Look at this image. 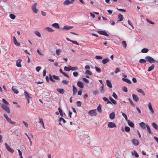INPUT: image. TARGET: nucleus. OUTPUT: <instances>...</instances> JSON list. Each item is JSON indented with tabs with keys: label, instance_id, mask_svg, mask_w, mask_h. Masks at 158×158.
<instances>
[{
	"label": "nucleus",
	"instance_id": "17",
	"mask_svg": "<svg viewBox=\"0 0 158 158\" xmlns=\"http://www.w3.org/2000/svg\"><path fill=\"white\" fill-rule=\"evenodd\" d=\"M106 83L107 85L110 88H112V85L110 81L109 80H107L106 81Z\"/></svg>",
	"mask_w": 158,
	"mask_h": 158
},
{
	"label": "nucleus",
	"instance_id": "3",
	"mask_svg": "<svg viewBox=\"0 0 158 158\" xmlns=\"http://www.w3.org/2000/svg\"><path fill=\"white\" fill-rule=\"evenodd\" d=\"M145 58L148 62L151 64L155 62V60L151 56H147L145 57Z\"/></svg>",
	"mask_w": 158,
	"mask_h": 158
},
{
	"label": "nucleus",
	"instance_id": "12",
	"mask_svg": "<svg viewBox=\"0 0 158 158\" xmlns=\"http://www.w3.org/2000/svg\"><path fill=\"white\" fill-rule=\"evenodd\" d=\"M147 124H146L144 122H141L139 123V125L140 127L143 129L145 128L146 127V125Z\"/></svg>",
	"mask_w": 158,
	"mask_h": 158
},
{
	"label": "nucleus",
	"instance_id": "19",
	"mask_svg": "<svg viewBox=\"0 0 158 158\" xmlns=\"http://www.w3.org/2000/svg\"><path fill=\"white\" fill-rule=\"evenodd\" d=\"M109 59L108 58H106L102 60V62L103 64H106L109 62Z\"/></svg>",
	"mask_w": 158,
	"mask_h": 158
},
{
	"label": "nucleus",
	"instance_id": "64",
	"mask_svg": "<svg viewBox=\"0 0 158 158\" xmlns=\"http://www.w3.org/2000/svg\"><path fill=\"white\" fill-rule=\"evenodd\" d=\"M71 42H72L73 44H76L78 45H79L78 43L77 42V41H73V40H72V41H71Z\"/></svg>",
	"mask_w": 158,
	"mask_h": 158
},
{
	"label": "nucleus",
	"instance_id": "34",
	"mask_svg": "<svg viewBox=\"0 0 158 158\" xmlns=\"http://www.w3.org/2000/svg\"><path fill=\"white\" fill-rule=\"evenodd\" d=\"M44 29L50 32H52L54 31V30L49 27H46Z\"/></svg>",
	"mask_w": 158,
	"mask_h": 158
},
{
	"label": "nucleus",
	"instance_id": "29",
	"mask_svg": "<svg viewBox=\"0 0 158 158\" xmlns=\"http://www.w3.org/2000/svg\"><path fill=\"white\" fill-rule=\"evenodd\" d=\"M73 27L72 26H65L64 27L63 29L68 30L69 29H71Z\"/></svg>",
	"mask_w": 158,
	"mask_h": 158
},
{
	"label": "nucleus",
	"instance_id": "24",
	"mask_svg": "<svg viewBox=\"0 0 158 158\" xmlns=\"http://www.w3.org/2000/svg\"><path fill=\"white\" fill-rule=\"evenodd\" d=\"M122 80L123 81L126 82L128 84H131V82L130 80L127 78H123Z\"/></svg>",
	"mask_w": 158,
	"mask_h": 158
},
{
	"label": "nucleus",
	"instance_id": "20",
	"mask_svg": "<svg viewBox=\"0 0 158 158\" xmlns=\"http://www.w3.org/2000/svg\"><path fill=\"white\" fill-rule=\"evenodd\" d=\"M115 114L114 112H112L110 114L109 117L111 119H113L115 118Z\"/></svg>",
	"mask_w": 158,
	"mask_h": 158
},
{
	"label": "nucleus",
	"instance_id": "55",
	"mask_svg": "<svg viewBox=\"0 0 158 158\" xmlns=\"http://www.w3.org/2000/svg\"><path fill=\"white\" fill-rule=\"evenodd\" d=\"M112 96L115 98L117 99L118 98L117 95L114 92H113L112 93Z\"/></svg>",
	"mask_w": 158,
	"mask_h": 158
},
{
	"label": "nucleus",
	"instance_id": "11",
	"mask_svg": "<svg viewBox=\"0 0 158 158\" xmlns=\"http://www.w3.org/2000/svg\"><path fill=\"white\" fill-rule=\"evenodd\" d=\"M13 42L14 44L17 46H19L20 45V43L18 42L15 36L13 37Z\"/></svg>",
	"mask_w": 158,
	"mask_h": 158
},
{
	"label": "nucleus",
	"instance_id": "60",
	"mask_svg": "<svg viewBox=\"0 0 158 158\" xmlns=\"http://www.w3.org/2000/svg\"><path fill=\"white\" fill-rule=\"evenodd\" d=\"M123 90L125 92H127V89L126 87L124 86L122 88Z\"/></svg>",
	"mask_w": 158,
	"mask_h": 158
},
{
	"label": "nucleus",
	"instance_id": "38",
	"mask_svg": "<svg viewBox=\"0 0 158 158\" xmlns=\"http://www.w3.org/2000/svg\"><path fill=\"white\" fill-rule=\"evenodd\" d=\"M52 26L56 28H59V25L57 23H53L52 24Z\"/></svg>",
	"mask_w": 158,
	"mask_h": 158
},
{
	"label": "nucleus",
	"instance_id": "26",
	"mask_svg": "<svg viewBox=\"0 0 158 158\" xmlns=\"http://www.w3.org/2000/svg\"><path fill=\"white\" fill-rule=\"evenodd\" d=\"M71 66H69L68 67L65 66L64 68V69L65 71H69L71 70V68L70 67Z\"/></svg>",
	"mask_w": 158,
	"mask_h": 158
},
{
	"label": "nucleus",
	"instance_id": "56",
	"mask_svg": "<svg viewBox=\"0 0 158 158\" xmlns=\"http://www.w3.org/2000/svg\"><path fill=\"white\" fill-rule=\"evenodd\" d=\"M95 69H96V70L98 72V73H100L101 72V70L99 68H98L97 67H95Z\"/></svg>",
	"mask_w": 158,
	"mask_h": 158
},
{
	"label": "nucleus",
	"instance_id": "10",
	"mask_svg": "<svg viewBox=\"0 0 158 158\" xmlns=\"http://www.w3.org/2000/svg\"><path fill=\"white\" fill-rule=\"evenodd\" d=\"M132 143L135 146H138L139 144L138 141L137 139H133L132 140Z\"/></svg>",
	"mask_w": 158,
	"mask_h": 158
},
{
	"label": "nucleus",
	"instance_id": "28",
	"mask_svg": "<svg viewBox=\"0 0 158 158\" xmlns=\"http://www.w3.org/2000/svg\"><path fill=\"white\" fill-rule=\"evenodd\" d=\"M73 91L74 95L77 92V89L74 85L73 86Z\"/></svg>",
	"mask_w": 158,
	"mask_h": 158
},
{
	"label": "nucleus",
	"instance_id": "31",
	"mask_svg": "<svg viewBox=\"0 0 158 158\" xmlns=\"http://www.w3.org/2000/svg\"><path fill=\"white\" fill-rule=\"evenodd\" d=\"M154 67H155L154 65V64H152L150 67H149V68L148 70V72H149V71H152L154 69Z\"/></svg>",
	"mask_w": 158,
	"mask_h": 158
},
{
	"label": "nucleus",
	"instance_id": "51",
	"mask_svg": "<svg viewBox=\"0 0 158 158\" xmlns=\"http://www.w3.org/2000/svg\"><path fill=\"white\" fill-rule=\"evenodd\" d=\"M103 87H104V85L103 84H102V85L101 87V89L100 90V92L102 93H104V89H103Z\"/></svg>",
	"mask_w": 158,
	"mask_h": 158
},
{
	"label": "nucleus",
	"instance_id": "47",
	"mask_svg": "<svg viewBox=\"0 0 158 158\" xmlns=\"http://www.w3.org/2000/svg\"><path fill=\"white\" fill-rule=\"evenodd\" d=\"M70 68H71V70H72V71L76 70H77L78 69V67H72L71 66Z\"/></svg>",
	"mask_w": 158,
	"mask_h": 158
},
{
	"label": "nucleus",
	"instance_id": "44",
	"mask_svg": "<svg viewBox=\"0 0 158 158\" xmlns=\"http://www.w3.org/2000/svg\"><path fill=\"white\" fill-rule=\"evenodd\" d=\"M10 17L12 19H14L16 17L13 14H10Z\"/></svg>",
	"mask_w": 158,
	"mask_h": 158
},
{
	"label": "nucleus",
	"instance_id": "27",
	"mask_svg": "<svg viewBox=\"0 0 158 158\" xmlns=\"http://www.w3.org/2000/svg\"><path fill=\"white\" fill-rule=\"evenodd\" d=\"M56 90L59 93L61 94H63L64 92V90L63 89H58Z\"/></svg>",
	"mask_w": 158,
	"mask_h": 158
},
{
	"label": "nucleus",
	"instance_id": "52",
	"mask_svg": "<svg viewBox=\"0 0 158 158\" xmlns=\"http://www.w3.org/2000/svg\"><path fill=\"white\" fill-rule=\"evenodd\" d=\"M24 134L27 136V137L28 139H29V142H30V145H32V142L31 141V139H30V138L29 137L28 135H27V134L26 133H25Z\"/></svg>",
	"mask_w": 158,
	"mask_h": 158
},
{
	"label": "nucleus",
	"instance_id": "7",
	"mask_svg": "<svg viewBox=\"0 0 158 158\" xmlns=\"http://www.w3.org/2000/svg\"><path fill=\"white\" fill-rule=\"evenodd\" d=\"M5 145L6 148L8 151L12 153H13L14 152V150L12 149L7 144V143H5Z\"/></svg>",
	"mask_w": 158,
	"mask_h": 158
},
{
	"label": "nucleus",
	"instance_id": "36",
	"mask_svg": "<svg viewBox=\"0 0 158 158\" xmlns=\"http://www.w3.org/2000/svg\"><path fill=\"white\" fill-rule=\"evenodd\" d=\"M109 99L110 100L112 103L114 104H116V101L113 99L111 97H109Z\"/></svg>",
	"mask_w": 158,
	"mask_h": 158
},
{
	"label": "nucleus",
	"instance_id": "25",
	"mask_svg": "<svg viewBox=\"0 0 158 158\" xmlns=\"http://www.w3.org/2000/svg\"><path fill=\"white\" fill-rule=\"evenodd\" d=\"M128 125L131 127H133L134 126V124L130 120H129L127 122Z\"/></svg>",
	"mask_w": 158,
	"mask_h": 158
},
{
	"label": "nucleus",
	"instance_id": "32",
	"mask_svg": "<svg viewBox=\"0 0 158 158\" xmlns=\"http://www.w3.org/2000/svg\"><path fill=\"white\" fill-rule=\"evenodd\" d=\"M25 96L26 98H31V97L29 94L26 91H24Z\"/></svg>",
	"mask_w": 158,
	"mask_h": 158
},
{
	"label": "nucleus",
	"instance_id": "5",
	"mask_svg": "<svg viewBox=\"0 0 158 158\" xmlns=\"http://www.w3.org/2000/svg\"><path fill=\"white\" fill-rule=\"evenodd\" d=\"M4 116L6 119V120L10 124H14L15 123V122L11 121L10 118H9L6 114H4Z\"/></svg>",
	"mask_w": 158,
	"mask_h": 158
},
{
	"label": "nucleus",
	"instance_id": "13",
	"mask_svg": "<svg viewBox=\"0 0 158 158\" xmlns=\"http://www.w3.org/2000/svg\"><path fill=\"white\" fill-rule=\"evenodd\" d=\"M21 61L22 60L20 59H19L17 60L16 62V65L17 67H21L22 65L20 64Z\"/></svg>",
	"mask_w": 158,
	"mask_h": 158
},
{
	"label": "nucleus",
	"instance_id": "45",
	"mask_svg": "<svg viewBox=\"0 0 158 158\" xmlns=\"http://www.w3.org/2000/svg\"><path fill=\"white\" fill-rule=\"evenodd\" d=\"M125 131L126 132H129L130 131V128L129 127L127 126H126L124 127Z\"/></svg>",
	"mask_w": 158,
	"mask_h": 158
},
{
	"label": "nucleus",
	"instance_id": "21",
	"mask_svg": "<svg viewBox=\"0 0 158 158\" xmlns=\"http://www.w3.org/2000/svg\"><path fill=\"white\" fill-rule=\"evenodd\" d=\"M72 3V2L69 0H66L63 2L64 5H69V4Z\"/></svg>",
	"mask_w": 158,
	"mask_h": 158
},
{
	"label": "nucleus",
	"instance_id": "6",
	"mask_svg": "<svg viewBox=\"0 0 158 158\" xmlns=\"http://www.w3.org/2000/svg\"><path fill=\"white\" fill-rule=\"evenodd\" d=\"M37 3H34L32 6V10L33 12L35 13H37L38 11V10L36 8Z\"/></svg>",
	"mask_w": 158,
	"mask_h": 158
},
{
	"label": "nucleus",
	"instance_id": "18",
	"mask_svg": "<svg viewBox=\"0 0 158 158\" xmlns=\"http://www.w3.org/2000/svg\"><path fill=\"white\" fill-rule=\"evenodd\" d=\"M132 97L133 100L136 102H137L139 100V98L137 95L133 94Z\"/></svg>",
	"mask_w": 158,
	"mask_h": 158
},
{
	"label": "nucleus",
	"instance_id": "2",
	"mask_svg": "<svg viewBox=\"0 0 158 158\" xmlns=\"http://www.w3.org/2000/svg\"><path fill=\"white\" fill-rule=\"evenodd\" d=\"M2 108L7 113H10V110L9 107L4 104L1 105Z\"/></svg>",
	"mask_w": 158,
	"mask_h": 158
},
{
	"label": "nucleus",
	"instance_id": "35",
	"mask_svg": "<svg viewBox=\"0 0 158 158\" xmlns=\"http://www.w3.org/2000/svg\"><path fill=\"white\" fill-rule=\"evenodd\" d=\"M148 51V49L147 48H143L142 49L141 52L142 53H147Z\"/></svg>",
	"mask_w": 158,
	"mask_h": 158
},
{
	"label": "nucleus",
	"instance_id": "40",
	"mask_svg": "<svg viewBox=\"0 0 158 158\" xmlns=\"http://www.w3.org/2000/svg\"><path fill=\"white\" fill-rule=\"evenodd\" d=\"M152 126L156 130H157L158 129L157 126V124L156 123H155L153 122L152 123Z\"/></svg>",
	"mask_w": 158,
	"mask_h": 158
},
{
	"label": "nucleus",
	"instance_id": "22",
	"mask_svg": "<svg viewBox=\"0 0 158 158\" xmlns=\"http://www.w3.org/2000/svg\"><path fill=\"white\" fill-rule=\"evenodd\" d=\"M146 127H147V130L148 131V133L149 134H152L153 133L151 131L150 129V127L148 124H147V125H146Z\"/></svg>",
	"mask_w": 158,
	"mask_h": 158
},
{
	"label": "nucleus",
	"instance_id": "54",
	"mask_svg": "<svg viewBox=\"0 0 158 158\" xmlns=\"http://www.w3.org/2000/svg\"><path fill=\"white\" fill-rule=\"evenodd\" d=\"M56 54L58 55L60 54V52H61V50L60 49H57L56 50Z\"/></svg>",
	"mask_w": 158,
	"mask_h": 158
},
{
	"label": "nucleus",
	"instance_id": "42",
	"mask_svg": "<svg viewBox=\"0 0 158 158\" xmlns=\"http://www.w3.org/2000/svg\"><path fill=\"white\" fill-rule=\"evenodd\" d=\"M123 46L124 48H126L127 47V44L126 42L125 41H123L122 42Z\"/></svg>",
	"mask_w": 158,
	"mask_h": 158
},
{
	"label": "nucleus",
	"instance_id": "16",
	"mask_svg": "<svg viewBox=\"0 0 158 158\" xmlns=\"http://www.w3.org/2000/svg\"><path fill=\"white\" fill-rule=\"evenodd\" d=\"M136 90L137 92L141 94L143 96H144L145 95L144 91L142 89L137 88L136 89Z\"/></svg>",
	"mask_w": 158,
	"mask_h": 158
},
{
	"label": "nucleus",
	"instance_id": "57",
	"mask_svg": "<svg viewBox=\"0 0 158 158\" xmlns=\"http://www.w3.org/2000/svg\"><path fill=\"white\" fill-rule=\"evenodd\" d=\"M127 22H128V24L129 25H130L132 27V28L133 29H134V27H133V26L132 25V23L129 20H128L127 21Z\"/></svg>",
	"mask_w": 158,
	"mask_h": 158
},
{
	"label": "nucleus",
	"instance_id": "39",
	"mask_svg": "<svg viewBox=\"0 0 158 158\" xmlns=\"http://www.w3.org/2000/svg\"><path fill=\"white\" fill-rule=\"evenodd\" d=\"M12 89L13 90V91L14 92L15 94H17L19 92H18V90L17 89L14 88V86L12 87Z\"/></svg>",
	"mask_w": 158,
	"mask_h": 158
},
{
	"label": "nucleus",
	"instance_id": "15",
	"mask_svg": "<svg viewBox=\"0 0 158 158\" xmlns=\"http://www.w3.org/2000/svg\"><path fill=\"white\" fill-rule=\"evenodd\" d=\"M148 107L149 108V109L150 110L152 114H153L154 113V111L153 109V108H152L151 103V102H149L148 104Z\"/></svg>",
	"mask_w": 158,
	"mask_h": 158
},
{
	"label": "nucleus",
	"instance_id": "61",
	"mask_svg": "<svg viewBox=\"0 0 158 158\" xmlns=\"http://www.w3.org/2000/svg\"><path fill=\"white\" fill-rule=\"evenodd\" d=\"M2 101L6 105L9 104L8 102L5 99H2Z\"/></svg>",
	"mask_w": 158,
	"mask_h": 158
},
{
	"label": "nucleus",
	"instance_id": "30",
	"mask_svg": "<svg viewBox=\"0 0 158 158\" xmlns=\"http://www.w3.org/2000/svg\"><path fill=\"white\" fill-rule=\"evenodd\" d=\"M118 16V18L119 19V21H122L123 20V15L121 14H119Z\"/></svg>",
	"mask_w": 158,
	"mask_h": 158
},
{
	"label": "nucleus",
	"instance_id": "14",
	"mask_svg": "<svg viewBox=\"0 0 158 158\" xmlns=\"http://www.w3.org/2000/svg\"><path fill=\"white\" fill-rule=\"evenodd\" d=\"M77 84L78 87L81 88H84V85L83 83L81 81H79L77 82Z\"/></svg>",
	"mask_w": 158,
	"mask_h": 158
},
{
	"label": "nucleus",
	"instance_id": "46",
	"mask_svg": "<svg viewBox=\"0 0 158 158\" xmlns=\"http://www.w3.org/2000/svg\"><path fill=\"white\" fill-rule=\"evenodd\" d=\"M52 77L53 78V79L55 80H58L59 79V77L55 75H53L52 76Z\"/></svg>",
	"mask_w": 158,
	"mask_h": 158
},
{
	"label": "nucleus",
	"instance_id": "4",
	"mask_svg": "<svg viewBox=\"0 0 158 158\" xmlns=\"http://www.w3.org/2000/svg\"><path fill=\"white\" fill-rule=\"evenodd\" d=\"M88 114L91 116H95L97 114L96 110H90L88 113Z\"/></svg>",
	"mask_w": 158,
	"mask_h": 158
},
{
	"label": "nucleus",
	"instance_id": "63",
	"mask_svg": "<svg viewBox=\"0 0 158 158\" xmlns=\"http://www.w3.org/2000/svg\"><path fill=\"white\" fill-rule=\"evenodd\" d=\"M82 79H83V80L85 83H89V80L87 79H86V78H83Z\"/></svg>",
	"mask_w": 158,
	"mask_h": 158
},
{
	"label": "nucleus",
	"instance_id": "49",
	"mask_svg": "<svg viewBox=\"0 0 158 158\" xmlns=\"http://www.w3.org/2000/svg\"><path fill=\"white\" fill-rule=\"evenodd\" d=\"M85 74L89 75H91L92 74V73L91 71L87 70L85 72Z\"/></svg>",
	"mask_w": 158,
	"mask_h": 158
},
{
	"label": "nucleus",
	"instance_id": "53",
	"mask_svg": "<svg viewBox=\"0 0 158 158\" xmlns=\"http://www.w3.org/2000/svg\"><path fill=\"white\" fill-rule=\"evenodd\" d=\"M128 100L130 103L133 106H135V105L133 102H132V100L130 98L128 99Z\"/></svg>",
	"mask_w": 158,
	"mask_h": 158
},
{
	"label": "nucleus",
	"instance_id": "41",
	"mask_svg": "<svg viewBox=\"0 0 158 158\" xmlns=\"http://www.w3.org/2000/svg\"><path fill=\"white\" fill-rule=\"evenodd\" d=\"M58 110H59V112L60 113V116L61 117H63L62 111L61 110L60 108V107H59L58 108Z\"/></svg>",
	"mask_w": 158,
	"mask_h": 158
},
{
	"label": "nucleus",
	"instance_id": "50",
	"mask_svg": "<svg viewBox=\"0 0 158 158\" xmlns=\"http://www.w3.org/2000/svg\"><path fill=\"white\" fill-rule=\"evenodd\" d=\"M59 122L63 121L64 123H66V121L62 118H59Z\"/></svg>",
	"mask_w": 158,
	"mask_h": 158
},
{
	"label": "nucleus",
	"instance_id": "33",
	"mask_svg": "<svg viewBox=\"0 0 158 158\" xmlns=\"http://www.w3.org/2000/svg\"><path fill=\"white\" fill-rule=\"evenodd\" d=\"M101 107V106L100 105H99L98 106L97 108L98 112L100 113H101L102 112Z\"/></svg>",
	"mask_w": 158,
	"mask_h": 158
},
{
	"label": "nucleus",
	"instance_id": "9",
	"mask_svg": "<svg viewBox=\"0 0 158 158\" xmlns=\"http://www.w3.org/2000/svg\"><path fill=\"white\" fill-rule=\"evenodd\" d=\"M97 32L100 34L103 35L107 36H108V35L106 31H98Z\"/></svg>",
	"mask_w": 158,
	"mask_h": 158
},
{
	"label": "nucleus",
	"instance_id": "23",
	"mask_svg": "<svg viewBox=\"0 0 158 158\" xmlns=\"http://www.w3.org/2000/svg\"><path fill=\"white\" fill-rule=\"evenodd\" d=\"M131 154L132 155H135V156L136 157H138L139 156V155L137 152L135 150H134L131 152Z\"/></svg>",
	"mask_w": 158,
	"mask_h": 158
},
{
	"label": "nucleus",
	"instance_id": "62",
	"mask_svg": "<svg viewBox=\"0 0 158 158\" xmlns=\"http://www.w3.org/2000/svg\"><path fill=\"white\" fill-rule=\"evenodd\" d=\"M73 75L75 77H77L78 75V72H74L73 73Z\"/></svg>",
	"mask_w": 158,
	"mask_h": 158
},
{
	"label": "nucleus",
	"instance_id": "8",
	"mask_svg": "<svg viewBox=\"0 0 158 158\" xmlns=\"http://www.w3.org/2000/svg\"><path fill=\"white\" fill-rule=\"evenodd\" d=\"M107 126L108 127L110 128L116 127V124L112 122H110L108 123Z\"/></svg>",
	"mask_w": 158,
	"mask_h": 158
},
{
	"label": "nucleus",
	"instance_id": "1",
	"mask_svg": "<svg viewBox=\"0 0 158 158\" xmlns=\"http://www.w3.org/2000/svg\"><path fill=\"white\" fill-rule=\"evenodd\" d=\"M93 153L96 156H100L102 153V150L101 148L99 147H95L94 148Z\"/></svg>",
	"mask_w": 158,
	"mask_h": 158
},
{
	"label": "nucleus",
	"instance_id": "37",
	"mask_svg": "<svg viewBox=\"0 0 158 158\" xmlns=\"http://www.w3.org/2000/svg\"><path fill=\"white\" fill-rule=\"evenodd\" d=\"M35 34L38 37H40L41 36V34L40 32L38 31H34Z\"/></svg>",
	"mask_w": 158,
	"mask_h": 158
},
{
	"label": "nucleus",
	"instance_id": "59",
	"mask_svg": "<svg viewBox=\"0 0 158 158\" xmlns=\"http://www.w3.org/2000/svg\"><path fill=\"white\" fill-rule=\"evenodd\" d=\"M95 58H96L97 59L100 60L102 59L103 57L102 56H95Z\"/></svg>",
	"mask_w": 158,
	"mask_h": 158
},
{
	"label": "nucleus",
	"instance_id": "58",
	"mask_svg": "<svg viewBox=\"0 0 158 158\" xmlns=\"http://www.w3.org/2000/svg\"><path fill=\"white\" fill-rule=\"evenodd\" d=\"M41 67L40 66L36 67L35 68V69L37 72H39L41 69Z\"/></svg>",
	"mask_w": 158,
	"mask_h": 158
},
{
	"label": "nucleus",
	"instance_id": "43",
	"mask_svg": "<svg viewBox=\"0 0 158 158\" xmlns=\"http://www.w3.org/2000/svg\"><path fill=\"white\" fill-rule=\"evenodd\" d=\"M139 62L141 64H144L146 62V60L144 59H141L139 60Z\"/></svg>",
	"mask_w": 158,
	"mask_h": 158
},
{
	"label": "nucleus",
	"instance_id": "48",
	"mask_svg": "<svg viewBox=\"0 0 158 158\" xmlns=\"http://www.w3.org/2000/svg\"><path fill=\"white\" fill-rule=\"evenodd\" d=\"M49 78L50 80L52 82H54L55 81V80L53 79V78L50 74L49 75Z\"/></svg>",
	"mask_w": 158,
	"mask_h": 158
}]
</instances>
